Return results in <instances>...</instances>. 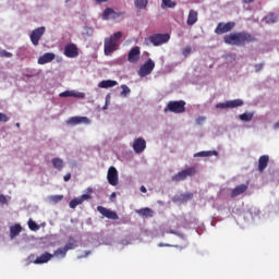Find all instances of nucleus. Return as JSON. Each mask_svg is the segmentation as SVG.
Listing matches in <instances>:
<instances>
[{"instance_id":"obj_1","label":"nucleus","mask_w":279,"mask_h":279,"mask_svg":"<svg viewBox=\"0 0 279 279\" xmlns=\"http://www.w3.org/2000/svg\"><path fill=\"white\" fill-rule=\"evenodd\" d=\"M223 41L226 45H232L235 47H243V45H247L250 43H254V38L252 34L247 32H240V33H231L223 37Z\"/></svg>"},{"instance_id":"obj_2","label":"nucleus","mask_w":279,"mask_h":279,"mask_svg":"<svg viewBox=\"0 0 279 279\" xmlns=\"http://www.w3.org/2000/svg\"><path fill=\"white\" fill-rule=\"evenodd\" d=\"M121 38H123L122 32H117L110 37L105 38L104 40V53L105 56H112L114 51H119L121 45Z\"/></svg>"},{"instance_id":"obj_3","label":"nucleus","mask_w":279,"mask_h":279,"mask_svg":"<svg viewBox=\"0 0 279 279\" xmlns=\"http://www.w3.org/2000/svg\"><path fill=\"white\" fill-rule=\"evenodd\" d=\"M186 102L184 100H171L167 104L163 112H173L174 114H182L186 112Z\"/></svg>"},{"instance_id":"obj_4","label":"nucleus","mask_w":279,"mask_h":279,"mask_svg":"<svg viewBox=\"0 0 279 279\" xmlns=\"http://www.w3.org/2000/svg\"><path fill=\"white\" fill-rule=\"evenodd\" d=\"M148 40L154 47H160L162 45H167V43L171 40V35H169V33H157L150 35Z\"/></svg>"},{"instance_id":"obj_5","label":"nucleus","mask_w":279,"mask_h":279,"mask_svg":"<svg viewBox=\"0 0 279 279\" xmlns=\"http://www.w3.org/2000/svg\"><path fill=\"white\" fill-rule=\"evenodd\" d=\"M125 14V11L117 12L112 8H106L101 14L102 21H117V19H121Z\"/></svg>"},{"instance_id":"obj_6","label":"nucleus","mask_w":279,"mask_h":279,"mask_svg":"<svg viewBox=\"0 0 279 279\" xmlns=\"http://www.w3.org/2000/svg\"><path fill=\"white\" fill-rule=\"evenodd\" d=\"M154 69H156V63L154 60L148 59L143 65H141L137 73L140 77H147V75H151Z\"/></svg>"},{"instance_id":"obj_7","label":"nucleus","mask_w":279,"mask_h":279,"mask_svg":"<svg viewBox=\"0 0 279 279\" xmlns=\"http://www.w3.org/2000/svg\"><path fill=\"white\" fill-rule=\"evenodd\" d=\"M45 32H46L45 26H41V27L35 28L31 33L29 38L34 47H38V43H40V39L43 38V36H45Z\"/></svg>"},{"instance_id":"obj_8","label":"nucleus","mask_w":279,"mask_h":279,"mask_svg":"<svg viewBox=\"0 0 279 279\" xmlns=\"http://www.w3.org/2000/svg\"><path fill=\"white\" fill-rule=\"evenodd\" d=\"M191 175H195V168L191 167L178 172L172 177L173 182H182V180H186V178H191Z\"/></svg>"},{"instance_id":"obj_9","label":"nucleus","mask_w":279,"mask_h":279,"mask_svg":"<svg viewBox=\"0 0 279 279\" xmlns=\"http://www.w3.org/2000/svg\"><path fill=\"white\" fill-rule=\"evenodd\" d=\"M236 23L234 22H228V23H219L215 29V34L218 36H221V34H228V32H232L234 29V26Z\"/></svg>"},{"instance_id":"obj_10","label":"nucleus","mask_w":279,"mask_h":279,"mask_svg":"<svg viewBox=\"0 0 279 279\" xmlns=\"http://www.w3.org/2000/svg\"><path fill=\"white\" fill-rule=\"evenodd\" d=\"M107 180L111 186H117L119 184V171L114 166L109 167L107 172Z\"/></svg>"},{"instance_id":"obj_11","label":"nucleus","mask_w":279,"mask_h":279,"mask_svg":"<svg viewBox=\"0 0 279 279\" xmlns=\"http://www.w3.org/2000/svg\"><path fill=\"white\" fill-rule=\"evenodd\" d=\"M68 125H90L88 117H71L66 120Z\"/></svg>"},{"instance_id":"obj_12","label":"nucleus","mask_w":279,"mask_h":279,"mask_svg":"<svg viewBox=\"0 0 279 279\" xmlns=\"http://www.w3.org/2000/svg\"><path fill=\"white\" fill-rule=\"evenodd\" d=\"M63 53L65 58H77V56H80V50L77 49V45L66 44Z\"/></svg>"},{"instance_id":"obj_13","label":"nucleus","mask_w":279,"mask_h":279,"mask_svg":"<svg viewBox=\"0 0 279 279\" xmlns=\"http://www.w3.org/2000/svg\"><path fill=\"white\" fill-rule=\"evenodd\" d=\"M128 60L131 64H136L141 60V48L138 46L133 47L129 51Z\"/></svg>"},{"instance_id":"obj_14","label":"nucleus","mask_w":279,"mask_h":279,"mask_svg":"<svg viewBox=\"0 0 279 279\" xmlns=\"http://www.w3.org/2000/svg\"><path fill=\"white\" fill-rule=\"evenodd\" d=\"M146 147H147V142H145V140L143 137H138V138L134 140L133 150L135 151V154H143V151H145Z\"/></svg>"},{"instance_id":"obj_15","label":"nucleus","mask_w":279,"mask_h":279,"mask_svg":"<svg viewBox=\"0 0 279 279\" xmlns=\"http://www.w3.org/2000/svg\"><path fill=\"white\" fill-rule=\"evenodd\" d=\"M90 197H92L90 194H83V195H81L78 197L73 198L69 203V206H70V208L75 209V208H77V206L84 204V202L90 199Z\"/></svg>"},{"instance_id":"obj_16","label":"nucleus","mask_w":279,"mask_h":279,"mask_svg":"<svg viewBox=\"0 0 279 279\" xmlns=\"http://www.w3.org/2000/svg\"><path fill=\"white\" fill-rule=\"evenodd\" d=\"M97 210L102 215V217H106V219H119V215L116 214V211H112L104 206H98Z\"/></svg>"},{"instance_id":"obj_17","label":"nucleus","mask_w":279,"mask_h":279,"mask_svg":"<svg viewBox=\"0 0 279 279\" xmlns=\"http://www.w3.org/2000/svg\"><path fill=\"white\" fill-rule=\"evenodd\" d=\"M56 60V53L46 52L41 57L38 58V64H49V62H53Z\"/></svg>"},{"instance_id":"obj_18","label":"nucleus","mask_w":279,"mask_h":279,"mask_svg":"<svg viewBox=\"0 0 279 279\" xmlns=\"http://www.w3.org/2000/svg\"><path fill=\"white\" fill-rule=\"evenodd\" d=\"M59 97H76L77 99H84L86 94L77 90H65L59 94Z\"/></svg>"},{"instance_id":"obj_19","label":"nucleus","mask_w":279,"mask_h":279,"mask_svg":"<svg viewBox=\"0 0 279 279\" xmlns=\"http://www.w3.org/2000/svg\"><path fill=\"white\" fill-rule=\"evenodd\" d=\"M21 232H23V227H21V223H15V225L11 226L10 233H9L11 241H14V238L19 236V234H21Z\"/></svg>"},{"instance_id":"obj_20","label":"nucleus","mask_w":279,"mask_h":279,"mask_svg":"<svg viewBox=\"0 0 279 279\" xmlns=\"http://www.w3.org/2000/svg\"><path fill=\"white\" fill-rule=\"evenodd\" d=\"M53 255L50 253H44L40 256H38L33 263L35 265H45V263H47L48 260L52 259Z\"/></svg>"},{"instance_id":"obj_21","label":"nucleus","mask_w":279,"mask_h":279,"mask_svg":"<svg viewBox=\"0 0 279 279\" xmlns=\"http://www.w3.org/2000/svg\"><path fill=\"white\" fill-rule=\"evenodd\" d=\"M217 150H202L194 154V158H210V156H218Z\"/></svg>"},{"instance_id":"obj_22","label":"nucleus","mask_w":279,"mask_h":279,"mask_svg":"<svg viewBox=\"0 0 279 279\" xmlns=\"http://www.w3.org/2000/svg\"><path fill=\"white\" fill-rule=\"evenodd\" d=\"M245 191H247V184H240L232 190L231 197H239V195H243Z\"/></svg>"},{"instance_id":"obj_23","label":"nucleus","mask_w":279,"mask_h":279,"mask_svg":"<svg viewBox=\"0 0 279 279\" xmlns=\"http://www.w3.org/2000/svg\"><path fill=\"white\" fill-rule=\"evenodd\" d=\"M197 16H198L197 11L191 9L189 11V15H187V20H186L187 25H190V26L195 25V23H197Z\"/></svg>"},{"instance_id":"obj_24","label":"nucleus","mask_w":279,"mask_h":279,"mask_svg":"<svg viewBox=\"0 0 279 279\" xmlns=\"http://www.w3.org/2000/svg\"><path fill=\"white\" fill-rule=\"evenodd\" d=\"M267 165H269V157L267 155H263L258 159V171L263 173V170L267 169Z\"/></svg>"},{"instance_id":"obj_25","label":"nucleus","mask_w":279,"mask_h":279,"mask_svg":"<svg viewBox=\"0 0 279 279\" xmlns=\"http://www.w3.org/2000/svg\"><path fill=\"white\" fill-rule=\"evenodd\" d=\"M119 84L117 81L105 80L98 83V88H114Z\"/></svg>"},{"instance_id":"obj_26","label":"nucleus","mask_w":279,"mask_h":279,"mask_svg":"<svg viewBox=\"0 0 279 279\" xmlns=\"http://www.w3.org/2000/svg\"><path fill=\"white\" fill-rule=\"evenodd\" d=\"M51 162L53 169H57V171H62V169H64V160L60 157H54Z\"/></svg>"},{"instance_id":"obj_27","label":"nucleus","mask_w":279,"mask_h":279,"mask_svg":"<svg viewBox=\"0 0 279 279\" xmlns=\"http://www.w3.org/2000/svg\"><path fill=\"white\" fill-rule=\"evenodd\" d=\"M136 213L137 215H140V217H145L146 219L149 217H154V210L149 207L138 209Z\"/></svg>"},{"instance_id":"obj_28","label":"nucleus","mask_w":279,"mask_h":279,"mask_svg":"<svg viewBox=\"0 0 279 279\" xmlns=\"http://www.w3.org/2000/svg\"><path fill=\"white\" fill-rule=\"evenodd\" d=\"M149 5V0H134V8L136 10H147Z\"/></svg>"},{"instance_id":"obj_29","label":"nucleus","mask_w":279,"mask_h":279,"mask_svg":"<svg viewBox=\"0 0 279 279\" xmlns=\"http://www.w3.org/2000/svg\"><path fill=\"white\" fill-rule=\"evenodd\" d=\"M77 241L75 238H69L68 243L63 246L65 247V251L69 252V250H75V247H77Z\"/></svg>"},{"instance_id":"obj_30","label":"nucleus","mask_w":279,"mask_h":279,"mask_svg":"<svg viewBox=\"0 0 279 279\" xmlns=\"http://www.w3.org/2000/svg\"><path fill=\"white\" fill-rule=\"evenodd\" d=\"M240 121H244V123H250L254 119V112H245L239 116Z\"/></svg>"},{"instance_id":"obj_31","label":"nucleus","mask_w":279,"mask_h":279,"mask_svg":"<svg viewBox=\"0 0 279 279\" xmlns=\"http://www.w3.org/2000/svg\"><path fill=\"white\" fill-rule=\"evenodd\" d=\"M66 252H69L64 246L59 247L57 251L53 252L52 256L57 258H66Z\"/></svg>"},{"instance_id":"obj_32","label":"nucleus","mask_w":279,"mask_h":279,"mask_svg":"<svg viewBox=\"0 0 279 279\" xmlns=\"http://www.w3.org/2000/svg\"><path fill=\"white\" fill-rule=\"evenodd\" d=\"M193 194L187 193V194H181L180 196H174L173 202H186V199H192Z\"/></svg>"},{"instance_id":"obj_33","label":"nucleus","mask_w":279,"mask_h":279,"mask_svg":"<svg viewBox=\"0 0 279 279\" xmlns=\"http://www.w3.org/2000/svg\"><path fill=\"white\" fill-rule=\"evenodd\" d=\"M229 108H241L243 106L242 99L227 100Z\"/></svg>"},{"instance_id":"obj_34","label":"nucleus","mask_w":279,"mask_h":279,"mask_svg":"<svg viewBox=\"0 0 279 279\" xmlns=\"http://www.w3.org/2000/svg\"><path fill=\"white\" fill-rule=\"evenodd\" d=\"M264 21L265 23H268V24L278 23V15L270 13L265 16Z\"/></svg>"},{"instance_id":"obj_35","label":"nucleus","mask_w":279,"mask_h":279,"mask_svg":"<svg viewBox=\"0 0 279 279\" xmlns=\"http://www.w3.org/2000/svg\"><path fill=\"white\" fill-rule=\"evenodd\" d=\"M175 5H177V3L173 0H161V8L162 9H165V8L173 9V8H175Z\"/></svg>"},{"instance_id":"obj_36","label":"nucleus","mask_w":279,"mask_h":279,"mask_svg":"<svg viewBox=\"0 0 279 279\" xmlns=\"http://www.w3.org/2000/svg\"><path fill=\"white\" fill-rule=\"evenodd\" d=\"M165 233L166 234H175V236H179V239H182V241H186V235H184L183 233L178 232L175 230H172V229L166 230Z\"/></svg>"},{"instance_id":"obj_37","label":"nucleus","mask_w":279,"mask_h":279,"mask_svg":"<svg viewBox=\"0 0 279 279\" xmlns=\"http://www.w3.org/2000/svg\"><path fill=\"white\" fill-rule=\"evenodd\" d=\"M28 228L29 230H32L33 232H38V230H40V226H38V223H36L34 220L28 219Z\"/></svg>"},{"instance_id":"obj_38","label":"nucleus","mask_w":279,"mask_h":279,"mask_svg":"<svg viewBox=\"0 0 279 279\" xmlns=\"http://www.w3.org/2000/svg\"><path fill=\"white\" fill-rule=\"evenodd\" d=\"M121 88H122V92L120 93V97H128V95H130V93H132L130 87H128V85H125V84L121 85Z\"/></svg>"},{"instance_id":"obj_39","label":"nucleus","mask_w":279,"mask_h":279,"mask_svg":"<svg viewBox=\"0 0 279 279\" xmlns=\"http://www.w3.org/2000/svg\"><path fill=\"white\" fill-rule=\"evenodd\" d=\"M50 202H52V204H58L60 202H62V199H64V195H52L49 196Z\"/></svg>"},{"instance_id":"obj_40","label":"nucleus","mask_w":279,"mask_h":279,"mask_svg":"<svg viewBox=\"0 0 279 279\" xmlns=\"http://www.w3.org/2000/svg\"><path fill=\"white\" fill-rule=\"evenodd\" d=\"M192 51H193V48L191 46H186L185 48L182 49V56H184V58H187V56H191Z\"/></svg>"},{"instance_id":"obj_41","label":"nucleus","mask_w":279,"mask_h":279,"mask_svg":"<svg viewBox=\"0 0 279 279\" xmlns=\"http://www.w3.org/2000/svg\"><path fill=\"white\" fill-rule=\"evenodd\" d=\"M217 109L226 110V108H229L228 100L226 102H219L216 105Z\"/></svg>"},{"instance_id":"obj_42","label":"nucleus","mask_w":279,"mask_h":279,"mask_svg":"<svg viewBox=\"0 0 279 279\" xmlns=\"http://www.w3.org/2000/svg\"><path fill=\"white\" fill-rule=\"evenodd\" d=\"M0 58H12V53L7 50H0Z\"/></svg>"},{"instance_id":"obj_43","label":"nucleus","mask_w":279,"mask_h":279,"mask_svg":"<svg viewBox=\"0 0 279 279\" xmlns=\"http://www.w3.org/2000/svg\"><path fill=\"white\" fill-rule=\"evenodd\" d=\"M10 121V118L5 113L0 112V123H8Z\"/></svg>"},{"instance_id":"obj_44","label":"nucleus","mask_w":279,"mask_h":279,"mask_svg":"<svg viewBox=\"0 0 279 279\" xmlns=\"http://www.w3.org/2000/svg\"><path fill=\"white\" fill-rule=\"evenodd\" d=\"M8 199H10V196H4L3 194H0V204H8Z\"/></svg>"},{"instance_id":"obj_45","label":"nucleus","mask_w":279,"mask_h":279,"mask_svg":"<svg viewBox=\"0 0 279 279\" xmlns=\"http://www.w3.org/2000/svg\"><path fill=\"white\" fill-rule=\"evenodd\" d=\"M204 121H206V118H205V117H198V118L196 119V124H197V125H202V123H203Z\"/></svg>"},{"instance_id":"obj_46","label":"nucleus","mask_w":279,"mask_h":279,"mask_svg":"<svg viewBox=\"0 0 279 279\" xmlns=\"http://www.w3.org/2000/svg\"><path fill=\"white\" fill-rule=\"evenodd\" d=\"M90 254V251H86L84 255H78L77 258L81 259V258H86L88 257Z\"/></svg>"},{"instance_id":"obj_47","label":"nucleus","mask_w":279,"mask_h":279,"mask_svg":"<svg viewBox=\"0 0 279 279\" xmlns=\"http://www.w3.org/2000/svg\"><path fill=\"white\" fill-rule=\"evenodd\" d=\"M110 99V95L106 96V105L102 107V110H108V100Z\"/></svg>"},{"instance_id":"obj_48","label":"nucleus","mask_w":279,"mask_h":279,"mask_svg":"<svg viewBox=\"0 0 279 279\" xmlns=\"http://www.w3.org/2000/svg\"><path fill=\"white\" fill-rule=\"evenodd\" d=\"M64 182H69L71 180V173H68L63 177Z\"/></svg>"},{"instance_id":"obj_49","label":"nucleus","mask_w":279,"mask_h":279,"mask_svg":"<svg viewBox=\"0 0 279 279\" xmlns=\"http://www.w3.org/2000/svg\"><path fill=\"white\" fill-rule=\"evenodd\" d=\"M78 0H65V3H71L72 5H75Z\"/></svg>"},{"instance_id":"obj_50","label":"nucleus","mask_w":279,"mask_h":279,"mask_svg":"<svg viewBox=\"0 0 279 279\" xmlns=\"http://www.w3.org/2000/svg\"><path fill=\"white\" fill-rule=\"evenodd\" d=\"M110 199H111V202H114V199H117V193H111V195H110Z\"/></svg>"},{"instance_id":"obj_51","label":"nucleus","mask_w":279,"mask_h":279,"mask_svg":"<svg viewBox=\"0 0 279 279\" xmlns=\"http://www.w3.org/2000/svg\"><path fill=\"white\" fill-rule=\"evenodd\" d=\"M158 247H171V244L159 243Z\"/></svg>"},{"instance_id":"obj_52","label":"nucleus","mask_w":279,"mask_h":279,"mask_svg":"<svg viewBox=\"0 0 279 279\" xmlns=\"http://www.w3.org/2000/svg\"><path fill=\"white\" fill-rule=\"evenodd\" d=\"M120 245H130V241H128V240H122V241L120 242Z\"/></svg>"},{"instance_id":"obj_53","label":"nucleus","mask_w":279,"mask_h":279,"mask_svg":"<svg viewBox=\"0 0 279 279\" xmlns=\"http://www.w3.org/2000/svg\"><path fill=\"white\" fill-rule=\"evenodd\" d=\"M140 191H141L142 193H147V187H145V185H142V186L140 187Z\"/></svg>"},{"instance_id":"obj_54","label":"nucleus","mask_w":279,"mask_h":279,"mask_svg":"<svg viewBox=\"0 0 279 279\" xmlns=\"http://www.w3.org/2000/svg\"><path fill=\"white\" fill-rule=\"evenodd\" d=\"M256 0H244V3H254Z\"/></svg>"},{"instance_id":"obj_55","label":"nucleus","mask_w":279,"mask_h":279,"mask_svg":"<svg viewBox=\"0 0 279 279\" xmlns=\"http://www.w3.org/2000/svg\"><path fill=\"white\" fill-rule=\"evenodd\" d=\"M275 130H279V121L274 126Z\"/></svg>"},{"instance_id":"obj_56","label":"nucleus","mask_w":279,"mask_h":279,"mask_svg":"<svg viewBox=\"0 0 279 279\" xmlns=\"http://www.w3.org/2000/svg\"><path fill=\"white\" fill-rule=\"evenodd\" d=\"M15 125H16V128H21V123H19V122Z\"/></svg>"},{"instance_id":"obj_57","label":"nucleus","mask_w":279,"mask_h":279,"mask_svg":"<svg viewBox=\"0 0 279 279\" xmlns=\"http://www.w3.org/2000/svg\"><path fill=\"white\" fill-rule=\"evenodd\" d=\"M87 191H89V193H93V189L88 187Z\"/></svg>"},{"instance_id":"obj_58","label":"nucleus","mask_w":279,"mask_h":279,"mask_svg":"<svg viewBox=\"0 0 279 279\" xmlns=\"http://www.w3.org/2000/svg\"><path fill=\"white\" fill-rule=\"evenodd\" d=\"M175 247H180V246L175 245Z\"/></svg>"},{"instance_id":"obj_59","label":"nucleus","mask_w":279,"mask_h":279,"mask_svg":"<svg viewBox=\"0 0 279 279\" xmlns=\"http://www.w3.org/2000/svg\"><path fill=\"white\" fill-rule=\"evenodd\" d=\"M183 247H186V244Z\"/></svg>"}]
</instances>
